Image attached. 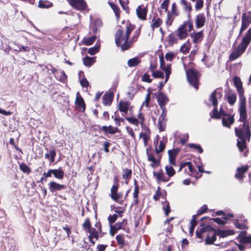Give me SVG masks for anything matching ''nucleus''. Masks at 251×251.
I'll use <instances>...</instances> for the list:
<instances>
[{
  "instance_id": "ea45409f",
  "label": "nucleus",
  "mask_w": 251,
  "mask_h": 251,
  "mask_svg": "<svg viewBox=\"0 0 251 251\" xmlns=\"http://www.w3.org/2000/svg\"><path fill=\"white\" fill-rule=\"evenodd\" d=\"M141 62V59H140L138 57H135L129 59L127 61V65L129 67H134L137 66Z\"/></svg>"
},
{
  "instance_id": "c9c22d12",
  "label": "nucleus",
  "mask_w": 251,
  "mask_h": 251,
  "mask_svg": "<svg viewBox=\"0 0 251 251\" xmlns=\"http://www.w3.org/2000/svg\"><path fill=\"white\" fill-rule=\"evenodd\" d=\"M84 65L87 67H90L96 62V57L86 56L82 59Z\"/></svg>"
},
{
  "instance_id": "ddd939ff",
  "label": "nucleus",
  "mask_w": 251,
  "mask_h": 251,
  "mask_svg": "<svg viewBox=\"0 0 251 251\" xmlns=\"http://www.w3.org/2000/svg\"><path fill=\"white\" fill-rule=\"evenodd\" d=\"M223 96V93L221 89H216L210 95L209 100L212 103L214 107H217L218 99H221Z\"/></svg>"
},
{
  "instance_id": "7ed1b4c3",
  "label": "nucleus",
  "mask_w": 251,
  "mask_h": 251,
  "mask_svg": "<svg viewBox=\"0 0 251 251\" xmlns=\"http://www.w3.org/2000/svg\"><path fill=\"white\" fill-rule=\"evenodd\" d=\"M251 42V26L246 32L240 43L229 56V61H233L240 57L245 51Z\"/></svg>"
},
{
  "instance_id": "864d4df0",
  "label": "nucleus",
  "mask_w": 251,
  "mask_h": 251,
  "mask_svg": "<svg viewBox=\"0 0 251 251\" xmlns=\"http://www.w3.org/2000/svg\"><path fill=\"white\" fill-rule=\"evenodd\" d=\"M188 147L191 149H194L197 150L199 153H202L203 151V149L201 148L200 145L195 144L194 143H189L187 145Z\"/></svg>"
},
{
  "instance_id": "9d476101",
  "label": "nucleus",
  "mask_w": 251,
  "mask_h": 251,
  "mask_svg": "<svg viewBox=\"0 0 251 251\" xmlns=\"http://www.w3.org/2000/svg\"><path fill=\"white\" fill-rule=\"evenodd\" d=\"M118 185H113L111 188V194L110 196L114 201L120 204H123L125 201V198L122 193H118Z\"/></svg>"
},
{
  "instance_id": "5fc2aeb1",
  "label": "nucleus",
  "mask_w": 251,
  "mask_h": 251,
  "mask_svg": "<svg viewBox=\"0 0 251 251\" xmlns=\"http://www.w3.org/2000/svg\"><path fill=\"white\" fill-rule=\"evenodd\" d=\"M125 119L131 124L133 125L136 126H138L139 124V121L135 117H126Z\"/></svg>"
},
{
  "instance_id": "1a4fd4ad",
  "label": "nucleus",
  "mask_w": 251,
  "mask_h": 251,
  "mask_svg": "<svg viewBox=\"0 0 251 251\" xmlns=\"http://www.w3.org/2000/svg\"><path fill=\"white\" fill-rule=\"evenodd\" d=\"M186 75L189 83L196 89H198L199 88V77L200 76L198 72L193 68H190L187 71Z\"/></svg>"
},
{
  "instance_id": "72a5a7b5",
  "label": "nucleus",
  "mask_w": 251,
  "mask_h": 251,
  "mask_svg": "<svg viewBox=\"0 0 251 251\" xmlns=\"http://www.w3.org/2000/svg\"><path fill=\"white\" fill-rule=\"evenodd\" d=\"M116 240L119 246V248L121 249L123 248L126 245L125 235L124 234L117 235L116 236Z\"/></svg>"
},
{
  "instance_id": "b1692460",
  "label": "nucleus",
  "mask_w": 251,
  "mask_h": 251,
  "mask_svg": "<svg viewBox=\"0 0 251 251\" xmlns=\"http://www.w3.org/2000/svg\"><path fill=\"white\" fill-rule=\"evenodd\" d=\"M48 185L50 191L52 193L56 191H60L66 188V186L65 185L60 184L55 181L50 182L48 184Z\"/></svg>"
},
{
  "instance_id": "a19ab883",
  "label": "nucleus",
  "mask_w": 251,
  "mask_h": 251,
  "mask_svg": "<svg viewBox=\"0 0 251 251\" xmlns=\"http://www.w3.org/2000/svg\"><path fill=\"white\" fill-rule=\"evenodd\" d=\"M97 39L96 34L90 37H85L82 40V43L86 46H90L92 45Z\"/></svg>"
},
{
  "instance_id": "c85d7f7f",
  "label": "nucleus",
  "mask_w": 251,
  "mask_h": 251,
  "mask_svg": "<svg viewBox=\"0 0 251 251\" xmlns=\"http://www.w3.org/2000/svg\"><path fill=\"white\" fill-rule=\"evenodd\" d=\"M157 100L160 108L165 106L168 101V99L166 96L161 92H159L157 96Z\"/></svg>"
},
{
  "instance_id": "4d7b16f0",
  "label": "nucleus",
  "mask_w": 251,
  "mask_h": 251,
  "mask_svg": "<svg viewBox=\"0 0 251 251\" xmlns=\"http://www.w3.org/2000/svg\"><path fill=\"white\" fill-rule=\"evenodd\" d=\"M51 174H52V169L49 170L47 173L44 172L43 174V177H41V180L38 181V182H42L43 180L46 181L47 178L51 177Z\"/></svg>"
},
{
  "instance_id": "5701e85b",
  "label": "nucleus",
  "mask_w": 251,
  "mask_h": 251,
  "mask_svg": "<svg viewBox=\"0 0 251 251\" xmlns=\"http://www.w3.org/2000/svg\"><path fill=\"white\" fill-rule=\"evenodd\" d=\"M179 152V149L178 148L168 151L169 162L171 164L176 166V159Z\"/></svg>"
},
{
  "instance_id": "79ce46f5",
  "label": "nucleus",
  "mask_w": 251,
  "mask_h": 251,
  "mask_svg": "<svg viewBox=\"0 0 251 251\" xmlns=\"http://www.w3.org/2000/svg\"><path fill=\"white\" fill-rule=\"evenodd\" d=\"M52 174L55 178L58 179H62L64 175V172L61 169V168L58 169H52Z\"/></svg>"
},
{
  "instance_id": "4c0bfd02",
  "label": "nucleus",
  "mask_w": 251,
  "mask_h": 251,
  "mask_svg": "<svg viewBox=\"0 0 251 251\" xmlns=\"http://www.w3.org/2000/svg\"><path fill=\"white\" fill-rule=\"evenodd\" d=\"M53 3L48 0H40L38 6L40 8H49L53 6Z\"/></svg>"
},
{
  "instance_id": "4be33fe9",
  "label": "nucleus",
  "mask_w": 251,
  "mask_h": 251,
  "mask_svg": "<svg viewBox=\"0 0 251 251\" xmlns=\"http://www.w3.org/2000/svg\"><path fill=\"white\" fill-rule=\"evenodd\" d=\"M187 167L189 171V175L195 177L196 178H199L200 177L194 175L196 172V170L194 169L192 166V164L191 162L188 161L182 163L180 165V167L178 172L180 171L183 168Z\"/></svg>"
},
{
  "instance_id": "e2e57ef3",
  "label": "nucleus",
  "mask_w": 251,
  "mask_h": 251,
  "mask_svg": "<svg viewBox=\"0 0 251 251\" xmlns=\"http://www.w3.org/2000/svg\"><path fill=\"white\" fill-rule=\"evenodd\" d=\"M208 210V207L207 205L204 204L202 205L198 211L197 216H200L205 213Z\"/></svg>"
},
{
  "instance_id": "de8ad7c7",
  "label": "nucleus",
  "mask_w": 251,
  "mask_h": 251,
  "mask_svg": "<svg viewBox=\"0 0 251 251\" xmlns=\"http://www.w3.org/2000/svg\"><path fill=\"white\" fill-rule=\"evenodd\" d=\"M166 143L164 140H160L159 141V146L158 147H156L155 149V152L157 154H158L159 152H162L164 151L165 146Z\"/></svg>"
},
{
  "instance_id": "473e14b6",
  "label": "nucleus",
  "mask_w": 251,
  "mask_h": 251,
  "mask_svg": "<svg viewBox=\"0 0 251 251\" xmlns=\"http://www.w3.org/2000/svg\"><path fill=\"white\" fill-rule=\"evenodd\" d=\"M108 4L111 9L113 10L116 16V19L119 21L120 18L121 14V10L120 8L117 5L115 4L113 2H108Z\"/></svg>"
},
{
  "instance_id": "37998d69",
  "label": "nucleus",
  "mask_w": 251,
  "mask_h": 251,
  "mask_svg": "<svg viewBox=\"0 0 251 251\" xmlns=\"http://www.w3.org/2000/svg\"><path fill=\"white\" fill-rule=\"evenodd\" d=\"M251 23L246 21L244 19H241V26L239 31V35H241L242 33L249 26Z\"/></svg>"
},
{
  "instance_id": "6e6552de",
  "label": "nucleus",
  "mask_w": 251,
  "mask_h": 251,
  "mask_svg": "<svg viewBox=\"0 0 251 251\" xmlns=\"http://www.w3.org/2000/svg\"><path fill=\"white\" fill-rule=\"evenodd\" d=\"M211 232L210 233L212 235L211 240H206V242L209 244H214V242L216 240V236L218 235L221 237H226L228 236L233 235L234 234V231L232 230H221L220 229H215V228H211Z\"/></svg>"
},
{
  "instance_id": "052dcab7",
  "label": "nucleus",
  "mask_w": 251,
  "mask_h": 251,
  "mask_svg": "<svg viewBox=\"0 0 251 251\" xmlns=\"http://www.w3.org/2000/svg\"><path fill=\"white\" fill-rule=\"evenodd\" d=\"M100 48V45L97 46H95L94 47L89 48V50H88V53L92 55H94L99 51Z\"/></svg>"
},
{
  "instance_id": "0e129e2a",
  "label": "nucleus",
  "mask_w": 251,
  "mask_h": 251,
  "mask_svg": "<svg viewBox=\"0 0 251 251\" xmlns=\"http://www.w3.org/2000/svg\"><path fill=\"white\" fill-rule=\"evenodd\" d=\"M163 209L165 212V215L166 216L169 215V214L171 212V208L169 202L166 201L163 207Z\"/></svg>"
},
{
  "instance_id": "7c9ffc66",
  "label": "nucleus",
  "mask_w": 251,
  "mask_h": 251,
  "mask_svg": "<svg viewBox=\"0 0 251 251\" xmlns=\"http://www.w3.org/2000/svg\"><path fill=\"white\" fill-rule=\"evenodd\" d=\"M180 3L184 6V10L188 12V19H191V12L192 10L191 3L187 0H180Z\"/></svg>"
},
{
  "instance_id": "3c124183",
  "label": "nucleus",
  "mask_w": 251,
  "mask_h": 251,
  "mask_svg": "<svg viewBox=\"0 0 251 251\" xmlns=\"http://www.w3.org/2000/svg\"><path fill=\"white\" fill-rule=\"evenodd\" d=\"M240 243L241 244H250L249 248H251V235L244 236L240 238Z\"/></svg>"
},
{
  "instance_id": "a878e982",
  "label": "nucleus",
  "mask_w": 251,
  "mask_h": 251,
  "mask_svg": "<svg viewBox=\"0 0 251 251\" xmlns=\"http://www.w3.org/2000/svg\"><path fill=\"white\" fill-rule=\"evenodd\" d=\"M225 99L229 104L233 105L235 104L236 101V95L234 92H232L231 90H228L225 96Z\"/></svg>"
},
{
  "instance_id": "13d9d810",
  "label": "nucleus",
  "mask_w": 251,
  "mask_h": 251,
  "mask_svg": "<svg viewBox=\"0 0 251 251\" xmlns=\"http://www.w3.org/2000/svg\"><path fill=\"white\" fill-rule=\"evenodd\" d=\"M152 76L155 78H163L164 77V74L159 70L153 72L151 73Z\"/></svg>"
},
{
  "instance_id": "393cba45",
  "label": "nucleus",
  "mask_w": 251,
  "mask_h": 251,
  "mask_svg": "<svg viewBox=\"0 0 251 251\" xmlns=\"http://www.w3.org/2000/svg\"><path fill=\"white\" fill-rule=\"evenodd\" d=\"M179 38L177 36L175 31L170 33L167 37V42L168 46H173L174 44H177Z\"/></svg>"
},
{
  "instance_id": "58836bf2",
  "label": "nucleus",
  "mask_w": 251,
  "mask_h": 251,
  "mask_svg": "<svg viewBox=\"0 0 251 251\" xmlns=\"http://www.w3.org/2000/svg\"><path fill=\"white\" fill-rule=\"evenodd\" d=\"M56 153L54 149L50 150L49 153H46L45 154V158L50 160V163L54 162Z\"/></svg>"
},
{
  "instance_id": "774afa93",
  "label": "nucleus",
  "mask_w": 251,
  "mask_h": 251,
  "mask_svg": "<svg viewBox=\"0 0 251 251\" xmlns=\"http://www.w3.org/2000/svg\"><path fill=\"white\" fill-rule=\"evenodd\" d=\"M204 5L203 0H197L195 5V9L197 10L201 9Z\"/></svg>"
},
{
  "instance_id": "8fccbe9b",
  "label": "nucleus",
  "mask_w": 251,
  "mask_h": 251,
  "mask_svg": "<svg viewBox=\"0 0 251 251\" xmlns=\"http://www.w3.org/2000/svg\"><path fill=\"white\" fill-rule=\"evenodd\" d=\"M210 115L212 119L216 120H219L221 119L219 111L218 110L217 107H214L213 111L210 113Z\"/></svg>"
},
{
  "instance_id": "09e8293b",
  "label": "nucleus",
  "mask_w": 251,
  "mask_h": 251,
  "mask_svg": "<svg viewBox=\"0 0 251 251\" xmlns=\"http://www.w3.org/2000/svg\"><path fill=\"white\" fill-rule=\"evenodd\" d=\"M167 119H158V129L160 132L163 131L166 129V122Z\"/></svg>"
},
{
  "instance_id": "423d86ee",
  "label": "nucleus",
  "mask_w": 251,
  "mask_h": 251,
  "mask_svg": "<svg viewBox=\"0 0 251 251\" xmlns=\"http://www.w3.org/2000/svg\"><path fill=\"white\" fill-rule=\"evenodd\" d=\"M211 228H214L211 226L209 225H206L205 224H202L199 226L198 227L196 231V237L201 240L203 239V235L204 236L206 235V237L204 239L205 244L206 245H212V244L207 243L206 242V240L208 239L209 240H211L212 239V234L210 233L211 232Z\"/></svg>"
},
{
  "instance_id": "20e7f679",
  "label": "nucleus",
  "mask_w": 251,
  "mask_h": 251,
  "mask_svg": "<svg viewBox=\"0 0 251 251\" xmlns=\"http://www.w3.org/2000/svg\"><path fill=\"white\" fill-rule=\"evenodd\" d=\"M193 30H194L193 21L191 19H189L185 21L175 31L179 38V40H182L186 39L188 36V33Z\"/></svg>"
},
{
  "instance_id": "e433bc0d",
  "label": "nucleus",
  "mask_w": 251,
  "mask_h": 251,
  "mask_svg": "<svg viewBox=\"0 0 251 251\" xmlns=\"http://www.w3.org/2000/svg\"><path fill=\"white\" fill-rule=\"evenodd\" d=\"M137 116V119L138 120V121H139V124H140L141 127L145 129L146 130L149 131L150 128L146 126V125H145L144 123L145 119L144 118L143 114L141 112L140 110L139 111V112L138 113Z\"/></svg>"
},
{
  "instance_id": "4468645a",
  "label": "nucleus",
  "mask_w": 251,
  "mask_h": 251,
  "mask_svg": "<svg viewBox=\"0 0 251 251\" xmlns=\"http://www.w3.org/2000/svg\"><path fill=\"white\" fill-rule=\"evenodd\" d=\"M76 109L80 112H84L86 109V104L83 99L81 97L79 92L76 93V97L75 100Z\"/></svg>"
},
{
  "instance_id": "dca6fc26",
  "label": "nucleus",
  "mask_w": 251,
  "mask_h": 251,
  "mask_svg": "<svg viewBox=\"0 0 251 251\" xmlns=\"http://www.w3.org/2000/svg\"><path fill=\"white\" fill-rule=\"evenodd\" d=\"M153 175L155 177L158 184H160L161 182H166L170 180V178L165 175L162 169H160L157 172L153 171Z\"/></svg>"
},
{
  "instance_id": "aec40b11",
  "label": "nucleus",
  "mask_w": 251,
  "mask_h": 251,
  "mask_svg": "<svg viewBox=\"0 0 251 251\" xmlns=\"http://www.w3.org/2000/svg\"><path fill=\"white\" fill-rule=\"evenodd\" d=\"M131 103L128 100H121L118 103V110L125 114L127 113L129 108L130 107Z\"/></svg>"
},
{
  "instance_id": "a211bd4d",
  "label": "nucleus",
  "mask_w": 251,
  "mask_h": 251,
  "mask_svg": "<svg viewBox=\"0 0 251 251\" xmlns=\"http://www.w3.org/2000/svg\"><path fill=\"white\" fill-rule=\"evenodd\" d=\"M234 115H231L230 114H228L226 116L222 117V118L223 126L228 128H231V126L234 124Z\"/></svg>"
},
{
  "instance_id": "c756f323",
  "label": "nucleus",
  "mask_w": 251,
  "mask_h": 251,
  "mask_svg": "<svg viewBox=\"0 0 251 251\" xmlns=\"http://www.w3.org/2000/svg\"><path fill=\"white\" fill-rule=\"evenodd\" d=\"M132 171L130 169L125 168L122 170V177L125 180V183L127 184L131 179Z\"/></svg>"
},
{
  "instance_id": "69168bd1",
  "label": "nucleus",
  "mask_w": 251,
  "mask_h": 251,
  "mask_svg": "<svg viewBox=\"0 0 251 251\" xmlns=\"http://www.w3.org/2000/svg\"><path fill=\"white\" fill-rule=\"evenodd\" d=\"M141 80L142 81L147 83H151L152 80V79L150 78V75L147 73H145L142 75Z\"/></svg>"
},
{
  "instance_id": "9b49d317",
  "label": "nucleus",
  "mask_w": 251,
  "mask_h": 251,
  "mask_svg": "<svg viewBox=\"0 0 251 251\" xmlns=\"http://www.w3.org/2000/svg\"><path fill=\"white\" fill-rule=\"evenodd\" d=\"M250 167L249 165L246 164L237 168L236 173L234 175V177L240 182H242L245 177V175L248 171Z\"/></svg>"
},
{
  "instance_id": "bf43d9fd",
  "label": "nucleus",
  "mask_w": 251,
  "mask_h": 251,
  "mask_svg": "<svg viewBox=\"0 0 251 251\" xmlns=\"http://www.w3.org/2000/svg\"><path fill=\"white\" fill-rule=\"evenodd\" d=\"M118 219V215L116 214L113 215L110 214L107 218L108 223L110 225H112Z\"/></svg>"
},
{
  "instance_id": "338daca9",
  "label": "nucleus",
  "mask_w": 251,
  "mask_h": 251,
  "mask_svg": "<svg viewBox=\"0 0 251 251\" xmlns=\"http://www.w3.org/2000/svg\"><path fill=\"white\" fill-rule=\"evenodd\" d=\"M139 137L142 138L144 140V143L145 146H146L148 144V141L150 139V136L147 134L146 133H140L139 134Z\"/></svg>"
},
{
  "instance_id": "6ab92c4d",
  "label": "nucleus",
  "mask_w": 251,
  "mask_h": 251,
  "mask_svg": "<svg viewBox=\"0 0 251 251\" xmlns=\"http://www.w3.org/2000/svg\"><path fill=\"white\" fill-rule=\"evenodd\" d=\"M190 36L193 39V42L194 44L199 43L203 39L204 34L203 30H201L198 32L193 31L190 34Z\"/></svg>"
},
{
  "instance_id": "39448f33",
  "label": "nucleus",
  "mask_w": 251,
  "mask_h": 251,
  "mask_svg": "<svg viewBox=\"0 0 251 251\" xmlns=\"http://www.w3.org/2000/svg\"><path fill=\"white\" fill-rule=\"evenodd\" d=\"M82 227L86 232L89 234L88 235L89 241L93 245H94L95 242L94 239L98 240L99 238L100 233L97 230L96 228L92 226L91 223L89 218L85 219L84 223L82 224Z\"/></svg>"
},
{
  "instance_id": "2eb2a0df",
  "label": "nucleus",
  "mask_w": 251,
  "mask_h": 251,
  "mask_svg": "<svg viewBox=\"0 0 251 251\" xmlns=\"http://www.w3.org/2000/svg\"><path fill=\"white\" fill-rule=\"evenodd\" d=\"M98 127L100 132H103L105 134H115L119 131V129L117 127H114L111 125H109V126H100L98 125Z\"/></svg>"
},
{
  "instance_id": "f257e3e1",
  "label": "nucleus",
  "mask_w": 251,
  "mask_h": 251,
  "mask_svg": "<svg viewBox=\"0 0 251 251\" xmlns=\"http://www.w3.org/2000/svg\"><path fill=\"white\" fill-rule=\"evenodd\" d=\"M239 113L238 121L242 122L238 127H235L234 131L236 137L238 138L237 141V147L239 151L242 152L247 148V141L249 142L251 137V132L248 121V114L246 107H238Z\"/></svg>"
},
{
  "instance_id": "f704fd0d",
  "label": "nucleus",
  "mask_w": 251,
  "mask_h": 251,
  "mask_svg": "<svg viewBox=\"0 0 251 251\" xmlns=\"http://www.w3.org/2000/svg\"><path fill=\"white\" fill-rule=\"evenodd\" d=\"M162 23L163 20L161 18H157V19H155L154 16V18L152 20V24L151 25V30H153L155 28L160 27Z\"/></svg>"
},
{
  "instance_id": "f03ea898",
  "label": "nucleus",
  "mask_w": 251,
  "mask_h": 251,
  "mask_svg": "<svg viewBox=\"0 0 251 251\" xmlns=\"http://www.w3.org/2000/svg\"><path fill=\"white\" fill-rule=\"evenodd\" d=\"M126 32L125 37H124V30L122 26L119 25V28L116 31L115 35V42L117 47H121L123 51H125L131 47L132 42L128 41L131 32L135 28V25L132 24L129 20L126 22Z\"/></svg>"
},
{
  "instance_id": "680f3d73",
  "label": "nucleus",
  "mask_w": 251,
  "mask_h": 251,
  "mask_svg": "<svg viewBox=\"0 0 251 251\" xmlns=\"http://www.w3.org/2000/svg\"><path fill=\"white\" fill-rule=\"evenodd\" d=\"M141 29L140 28L137 29L134 32V34L131 39V42H135L137 41L138 37L140 36Z\"/></svg>"
},
{
  "instance_id": "f8f14e48",
  "label": "nucleus",
  "mask_w": 251,
  "mask_h": 251,
  "mask_svg": "<svg viewBox=\"0 0 251 251\" xmlns=\"http://www.w3.org/2000/svg\"><path fill=\"white\" fill-rule=\"evenodd\" d=\"M67 1L74 9L80 11L85 10L87 6L84 0H67Z\"/></svg>"
},
{
  "instance_id": "c03bdc74",
  "label": "nucleus",
  "mask_w": 251,
  "mask_h": 251,
  "mask_svg": "<svg viewBox=\"0 0 251 251\" xmlns=\"http://www.w3.org/2000/svg\"><path fill=\"white\" fill-rule=\"evenodd\" d=\"M166 174L168 175V177L173 176L176 174V171L171 165H167L165 167Z\"/></svg>"
},
{
  "instance_id": "bb28decb",
  "label": "nucleus",
  "mask_w": 251,
  "mask_h": 251,
  "mask_svg": "<svg viewBox=\"0 0 251 251\" xmlns=\"http://www.w3.org/2000/svg\"><path fill=\"white\" fill-rule=\"evenodd\" d=\"M207 219L210 221H212L219 225H225L227 223L228 218L227 217H223L222 219L220 218H211L208 217H204L200 219L202 221L204 219Z\"/></svg>"
},
{
  "instance_id": "a18cd8bd",
  "label": "nucleus",
  "mask_w": 251,
  "mask_h": 251,
  "mask_svg": "<svg viewBox=\"0 0 251 251\" xmlns=\"http://www.w3.org/2000/svg\"><path fill=\"white\" fill-rule=\"evenodd\" d=\"M19 168L24 173L29 175L31 172L30 168L27 166L25 163H19Z\"/></svg>"
},
{
  "instance_id": "f3484780",
  "label": "nucleus",
  "mask_w": 251,
  "mask_h": 251,
  "mask_svg": "<svg viewBox=\"0 0 251 251\" xmlns=\"http://www.w3.org/2000/svg\"><path fill=\"white\" fill-rule=\"evenodd\" d=\"M206 17L204 13H200L196 16L195 25L197 29L201 28L204 26L206 23Z\"/></svg>"
},
{
  "instance_id": "49530a36",
  "label": "nucleus",
  "mask_w": 251,
  "mask_h": 251,
  "mask_svg": "<svg viewBox=\"0 0 251 251\" xmlns=\"http://www.w3.org/2000/svg\"><path fill=\"white\" fill-rule=\"evenodd\" d=\"M127 225V220L126 219H123L121 222H118L116 223L114 226L119 230L120 229H123L125 230V227Z\"/></svg>"
},
{
  "instance_id": "2f4dec72",
  "label": "nucleus",
  "mask_w": 251,
  "mask_h": 251,
  "mask_svg": "<svg viewBox=\"0 0 251 251\" xmlns=\"http://www.w3.org/2000/svg\"><path fill=\"white\" fill-rule=\"evenodd\" d=\"M103 23L100 19H96L94 20L93 26L92 27V32L93 33L96 34L98 29L101 27Z\"/></svg>"
},
{
  "instance_id": "6e6d98bb",
  "label": "nucleus",
  "mask_w": 251,
  "mask_h": 251,
  "mask_svg": "<svg viewBox=\"0 0 251 251\" xmlns=\"http://www.w3.org/2000/svg\"><path fill=\"white\" fill-rule=\"evenodd\" d=\"M190 46L189 45H186L185 43L183 44V45L180 47L179 51L182 53L183 54H186L188 53L190 50Z\"/></svg>"
},
{
  "instance_id": "412c9836",
  "label": "nucleus",
  "mask_w": 251,
  "mask_h": 251,
  "mask_svg": "<svg viewBox=\"0 0 251 251\" xmlns=\"http://www.w3.org/2000/svg\"><path fill=\"white\" fill-rule=\"evenodd\" d=\"M148 11L147 7H142L141 6H138L136 10L138 18L142 21L147 20Z\"/></svg>"
},
{
  "instance_id": "0eeeda50",
  "label": "nucleus",
  "mask_w": 251,
  "mask_h": 251,
  "mask_svg": "<svg viewBox=\"0 0 251 251\" xmlns=\"http://www.w3.org/2000/svg\"><path fill=\"white\" fill-rule=\"evenodd\" d=\"M233 85L236 88L239 94V107H246V99L244 96V90L242 86V82L239 77L235 76L233 77Z\"/></svg>"
},
{
  "instance_id": "603ef678",
  "label": "nucleus",
  "mask_w": 251,
  "mask_h": 251,
  "mask_svg": "<svg viewBox=\"0 0 251 251\" xmlns=\"http://www.w3.org/2000/svg\"><path fill=\"white\" fill-rule=\"evenodd\" d=\"M119 0L120 4L121 6H122V8L124 10H125L127 14H129L130 11H129V6L128 5V1L127 0V1H125L123 0Z\"/></svg>"
},
{
  "instance_id": "cd10ccee",
  "label": "nucleus",
  "mask_w": 251,
  "mask_h": 251,
  "mask_svg": "<svg viewBox=\"0 0 251 251\" xmlns=\"http://www.w3.org/2000/svg\"><path fill=\"white\" fill-rule=\"evenodd\" d=\"M113 98V93L112 92L106 93L102 97V103L105 106H109L111 104Z\"/></svg>"
}]
</instances>
